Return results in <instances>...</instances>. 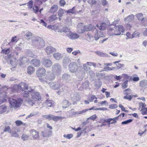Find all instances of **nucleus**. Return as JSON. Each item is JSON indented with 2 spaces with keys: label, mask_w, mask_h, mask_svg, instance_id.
<instances>
[{
  "label": "nucleus",
  "mask_w": 147,
  "mask_h": 147,
  "mask_svg": "<svg viewBox=\"0 0 147 147\" xmlns=\"http://www.w3.org/2000/svg\"><path fill=\"white\" fill-rule=\"evenodd\" d=\"M95 53L97 55L100 57H108L109 55L107 54L101 52L97 51L95 52Z\"/></svg>",
  "instance_id": "31"
},
{
  "label": "nucleus",
  "mask_w": 147,
  "mask_h": 147,
  "mask_svg": "<svg viewBox=\"0 0 147 147\" xmlns=\"http://www.w3.org/2000/svg\"><path fill=\"white\" fill-rule=\"evenodd\" d=\"M92 16L94 18H97L98 15V13L96 11H93L91 13Z\"/></svg>",
  "instance_id": "45"
},
{
  "label": "nucleus",
  "mask_w": 147,
  "mask_h": 147,
  "mask_svg": "<svg viewBox=\"0 0 147 147\" xmlns=\"http://www.w3.org/2000/svg\"><path fill=\"white\" fill-rule=\"evenodd\" d=\"M7 109V108L4 105H2L0 106V114H2L5 112Z\"/></svg>",
  "instance_id": "33"
},
{
  "label": "nucleus",
  "mask_w": 147,
  "mask_h": 147,
  "mask_svg": "<svg viewBox=\"0 0 147 147\" xmlns=\"http://www.w3.org/2000/svg\"><path fill=\"white\" fill-rule=\"evenodd\" d=\"M33 12L34 13H36L38 12L39 8L37 6L35 5L34 6L33 8Z\"/></svg>",
  "instance_id": "60"
},
{
  "label": "nucleus",
  "mask_w": 147,
  "mask_h": 147,
  "mask_svg": "<svg viewBox=\"0 0 147 147\" xmlns=\"http://www.w3.org/2000/svg\"><path fill=\"white\" fill-rule=\"evenodd\" d=\"M29 138V135L25 133L23 134L21 136V139L24 141L28 140Z\"/></svg>",
  "instance_id": "34"
},
{
  "label": "nucleus",
  "mask_w": 147,
  "mask_h": 147,
  "mask_svg": "<svg viewBox=\"0 0 147 147\" xmlns=\"http://www.w3.org/2000/svg\"><path fill=\"white\" fill-rule=\"evenodd\" d=\"M93 32L94 34V37L96 40H97L100 37H104L105 35L102 32L99 30L94 28L93 29Z\"/></svg>",
  "instance_id": "6"
},
{
  "label": "nucleus",
  "mask_w": 147,
  "mask_h": 147,
  "mask_svg": "<svg viewBox=\"0 0 147 147\" xmlns=\"http://www.w3.org/2000/svg\"><path fill=\"white\" fill-rule=\"evenodd\" d=\"M133 121V119H129L125 121H123L121 123L122 124H127L131 123Z\"/></svg>",
  "instance_id": "58"
},
{
  "label": "nucleus",
  "mask_w": 147,
  "mask_h": 147,
  "mask_svg": "<svg viewBox=\"0 0 147 147\" xmlns=\"http://www.w3.org/2000/svg\"><path fill=\"white\" fill-rule=\"evenodd\" d=\"M42 63L44 65L47 67H51L52 65V61L50 59L46 58L42 59Z\"/></svg>",
  "instance_id": "8"
},
{
  "label": "nucleus",
  "mask_w": 147,
  "mask_h": 147,
  "mask_svg": "<svg viewBox=\"0 0 147 147\" xmlns=\"http://www.w3.org/2000/svg\"><path fill=\"white\" fill-rule=\"evenodd\" d=\"M53 56L54 58L57 60H60L63 57V55L58 52L54 53Z\"/></svg>",
  "instance_id": "21"
},
{
  "label": "nucleus",
  "mask_w": 147,
  "mask_h": 147,
  "mask_svg": "<svg viewBox=\"0 0 147 147\" xmlns=\"http://www.w3.org/2000/svg\"><path fill=\"white\" fill-rule=\"evenodd\" d=\"M45 51L47 55L53 53L55 51V49L51 46H48L45 49Z\"/></svg>",
  "instance_id": "18"
},
{
  "label": "nucleus",
  "mask_w": 147,
  "mask_h": 147,
  "mask_svg": "<svg viewBox=\"0 0 147 147\" xmlns=\"http://www.w3.org/2000/svg\"><path fill=\"white\" fill-rule=\"evenodd\" d=\"M70 28L67 27H64L62 28L63 32H69L70 31Z\"/></svg>",
  "instance_id": "64"
},
{
  "label": "nucleus",
  "mask_w": 147,
  "mask_h": 147,
  "mask_svg": "<svg viewBox=\"0 0 147 147\" xmlns=\"http://www.w3.org/2000/svg\"><path fill=\"white\" fill-rule=\"evenodd\" d=\"M3 131L4 132H8L9 133H11V129H10V127L9 126L5 127V128Z\"/></svg>",
  "instance_id": "56"
},
{
  "label": "nucleus",
  "mask_w": 147,
  "mask_h": 147,
  "mask_svg": "<svg viewBox=\"0 0 147 147\" xmlns=\"http://www.w3.org/2000/svg\"><path fill=\"white\" fill-rule=\"evenodd\" d=\"M49 84L50 87L54 89H59L61 87V86L59 84H55L53 82H50Z\"/></svg>",
  "instance_id": "22"
},
{
  "label": "nucleus",
  "mask_w": 147,
  "mask_h": 147,
  "mask_svg": "<svg viewBox=\"0 0 147 147\" xmlns=\"http://www.w3.org/2000/svg\"><path fill=\"white\" fill-rule=\"evenodd\" d=\"M34 68L33 67L31 66H29L28 68V73L30 74H31L33 73L34 71Z\"/></svg>",
  "instance_id": "35"
},
{
  "label": "nucleus",
  "mask_w": 147,
  "mask_h": 147,
  "mask_svg": "<svg viewBox=\"0 0 147 147\" xmlns=\"http://www.w3.org/2000/svg\"><path fill=\"white\" fill-rule=\"evenodd\" d=\"M78 69L77 63L76 62L71 63L69 65V71L72 73L76 72Z\"/></svg>",
  "instance_id": "5"
},
{
  "label": "nucleus",
  "mask_w": 147,
  "mask_h": 147,
  "mask_svg": "<svg viewBox=\"0 0 147 147\" xmlns=\"http://www.w3.org/2000/svg\"><path fill=\"white\" fill-rule=\"evenodd\" d=\"M28 56L33 58H36V56L33 54L32 52L30 51H28L26 53Z\"/></svg>",
  "instance_id": "41"
},
{
  "label": "nucleus",
  "mask_w": 147,
  "mask_h": 147,
  "mask_svg": "<svg viewBox=\"0 0 147 147\" xmlns=\"http://www.w3.org/2000/svg\"><path fill=\"white\" fill-rule=\"evenodd\" d=\"M9 107L11 108H16L20 107L22 103V100L20 98H17L16 99L10 98L9 100Z\"/></svg>",
  "instance_id": "2"
},
{
  "label": "nucleus",
  "mask_w": 147,
  "mask_h": 147,
  "mask_svg": "<svg viewBox=\"0 0 147 147\" xmlns=\"http://www.w3.org/2000/svg\"><path fill=\"white\" fill-rule=\"evenodd\" d=\"M98 4H102L103 6H105L107 4V1L106 0H98Z\"/></svg>",
  "instance_id": "50"
},
{
  "label": "nucleus",
  "mask_w": 147,
  "mask_h": 147,
  "mask_svg": "<svg viewBox=\"0 0 147 147\" xmlns=\"http://www.w3.org/2000/svg\"><path fill=\"white\" fill-rule=\"evenodd\" d=\"M128 81L126 80L123 82L122 84V87L123 89H124L127 87Z\"/></svg>",
  "instance_id": "54"
},
{
  "label": "nucleus",
  "mask_w": 147,
  "mask_h": 147,
  "mask_svg": "<svg viewBox=\"0 0 147 147\" xmlns=\"http://www.w3.org/2000/svg\"><path fill=\"white\" fill-rule=\"evenodd\" d=\"M58 6L57 5L53 4L50 7L49 12L53 14H54L57 12L58 9Z\"/></svg>",
  "instance_id": "16"
},
{
  "label": "nucleus",
  "mask_w": 147,
  "mask_h": 147,
  "mask_svg": "<svg viewBox=\"0 0 147 147\" xmlns=\"http://www.w3.org/2000/svg\"><path fill=\"white\" fill-rule=\"evenodd\" d=\"M55 75L54 73H53V72L50 73L48 72L46 77L47 79L49 80H53L55 79Z\"/></svg>",
  "instance_id": "20"
},
{
  "label": "nucleus",
  "mask_w": 147,
  "mask_h": 147,
  "mask_svg": "<svg viewBox=\"0 0 147 147\" xmlns=\"http://www.w3.org/2000/svg\"><path fill=\"white\" fill-rule=\"evenodd\" d=\"M115 68L113 67H105L104 68V71H107L112 70Z\"/></svg>",
  "instance_id": "62"
},
{
  "label": "nucleus",
  "mask_w": 147,
  "mask_h": 147,
  "mask_svg": "<svg viewBox=\"0 0 147 147\" xmlns=\"http://www.w3.org/2000/svg\"><path fill=\"white\" fill-rule=\"evenodd\" d=\"M46 70L43 68H39L36 72V74L38 77H41L45 75L46 73Z\"/></svg>",
  "instance_id": "15"
},
{
  "label": "nucleus",
  "mask_w": 147,
  "mask_h": 147,
  "mask_svg": "<svg viewBox=\"0 0 147 147\" xmlns=\"http://www.w3.org/2000/svg\"><path fill=\"white\" fill-rule=\"evenodd\" d=\"M62 118V117H61L54 116V115H53L52 120L55 121H57L59 120V119H61Z\"/></svg>",
  "instance_id": "48"
},
{
  "label": "nucleus",
  "mask_w": 147,
  "mask_h": 147,
  "mask_svg": "<svg viewBox=\"0 0 147 147\" xmlns=\"http://www.w3.org/2000/svg\"><path fill=\"white\" fill-rule=\"evenodd\" d=\"M134 18V16L131 14L129 15L127 17L125 18L124 20L125 21V22H130L133 20Z\"/></svg>",
  "instance_id": "25"
},
{
  "label": "nucleus",
  "mask_w": 147,
  "mask_h": 147,
  "mask_svg": "<svg viewBox=\"0 0 147 147\" xmlns=\"http://www.w3.org/2000/svg\"><path fill=\"white\" fill-rule=\"evenodd\" d=\"M20 61L22 64H23L27 62L28 59L25 57H22L20 59Z\"/></svg>",
  "instance_id": "49"
},
{
  "label": "nucleus",
  "mask_w": 147,
  "mask_h": 147,
  "mask_svg": "<svg viewBox=\"0 0 147 147\" xmlns=\"http://www.w3.org/2000/svg\"><path fill=\"white\" fill-rule=\"evenodd\" d=\"M124 28L121 25L117 26L116 30L115 32V35H119L121 33L124 32Z\"/></svg>",
  "instance_id": "11"
},
{
  "label": "nucleus",
  "mask_w": 147,
  "mask_h": 147,
  "mask_svg": "<svg viewBox=\"0 0 147 147\" xmlns=\"http://www.w3.org/2000/svg\"><path fill=\"white\" fill-rule=\"evenodd\" d=\"M8 88L6 86H5L1 88V90L0 92V98H7L6 94L7 92Z\"/></svg>",
  "instance_id": "7"
},
{
  "label": "nucleus",
  "mask_w": 147,
  "mask_h": 147,
  "mask_svg": "<svg viewBox=\"0 0 147 147\" xmlns=\"http://www.w3.org/2000/svg\"><path fill=\"white\" fill-rule=\"evenodd\" d=\"M30 133L33 139L36 140L39 138V133L36 130L32 129L30 131Z\"/></svg>",
  "instance_id": "9"
},
{
  "label": "nucleus",
  "mask_w": 147,
  "mask_h": 147,
  "mask_svg": "<svg viewBox=\"0 0 147 147\" xmlns=\"http://www.w3.org/2000/svg\"><path fill=\"white\" fill-rule=\"evenodd\" d=\"M88 66L86 63L84 64L83 65V68L86 71L90 72V68Z\"/></svg>",
  "instance_id": "44"
},
{
  "label": "nucleus",
  "mask_w": 147,
  "mask_h": 147,
  "mask_svg": "<svg viewBox=\"0 0 147 147\" xmlns=\"http://www.w3.org/2000/svg\"><path fill=\"white\" fill-rule=\"evenodd\" d=\"M32 62L35 66L38 67L40 64V61L37 59H34L32 60Z\"/></svg>",
  "instance_id": "28"
},
{
  "label": "nucleus",
  "mask_w": 147,
  "mask_h": 147,
  "mask_svg": "<svg viewBox=\"0 0 147 147\" xmlns=\"http://www.w3.org/2000/svg\"><path fill=\"white\" fill-rule=\"evenodd\" d=\"M62 78L66 80H70L71 77L70 75L68 74L65 73L63 75Z\"/></svg>",
  "instance_id": "39"
},
{
  "label": "nucleus",
  "mask_w": 147,
  "mask_h": 147,
  "mask_svg": "<svg viewBox=\"0 0 147 147\" xmlns=\"http://www.w3.org/2000/svg\"><path fill=\"white\" fill-rule=\"evenodd\" d=\"M65 22L67 25L69 26H71L72 25V18H67L65 21Z\"/></svg>",
  "instance_id": "38"
},
{
  "label": "nucleus",
  "mask_w": 147,
  "mask_h": 147,
  "mask_svg": "<svg viewBox=\"0 0 147 147\" xmlns=\"http://www.w3.org/2000/svg\"><path fill=\"white\" fill-rule=\"evenodd\" d=\"M52 72L54 73L56 75H59L61 72V65L58 63H56L53 65L52 67Z\"/></svg>",
  "instance_id": "4"
},
{
  "label": "nucleus",
  "mask_w": 147,
  "mask_h": 147,
  "mask_svg": "<svg viewBox=\"0 0 147 147\" xmlns=\"http://www.w3.org/2000/svg\"><path fill=\"white\" fill-rule=\"evenodd\" d=\"M117 26L114 25H111L108 28V34L110 36L115 34V30H116Z\"/></svg>",
  "instance_id": "10"
},
{
  "label": "nucleus",
  "mask_w": 147,
  "mask_h": 147,
  "mask_svg": "<svg viewBox=\"0 0 147 147\" xmlns=\"http://www.w3.org/2000/svg\"><path fill=\"white\" fill-rule=\"evenodd\" d=\"M67 36L69 38L72 40H75L78 38L79 36L76 33H72L70 32L67 34Z\"/></svg>",
  "instance_id": "13"
},
{
  "label": "nucleus",
  "mask_w": 147,
  "mask_h": 147,
  "mask_svg": "<svg viewBox=\"0 0 147 147\" xmlns=\"http://www.w3.org/2000/svg\"><path fill=\"white\" fill-rule=\"evenodd\" d=\"M25 85V83L24 82H21L19 84L17 85L16 84L13 87V91H16V90L14 88H18L19 89L22 90H23L24 87Z\"/></svg>",
  "instance_id": "19"
},
{
  "label": "nucleus",
  "mask_w": 147,
  "mask_h": 147,
  "mask_svg": "<svg viewBox=\"0 0 147 147\" xmlns=\"http://www.w3.org/2000/svg\"><path fill=\"white\" fill-rule=\"evenodd\" d=\"M67 13H75L76 12L75 7L73 8L66 11Z\"/></svg>",
  "instance_id": "52"
},
{
  "label": "nucleus",
  "mask_w": 147,
  "mask_h": 147,
  "mask_svg": "<svg viewBox=\"0 0 147 147\" xmlns=\"http://www.w3.org/2000/svg\"><path fill=\"white\" fill-rule=\"evenodd\" d=\"M130 89L129 88H127L123 90V93L125 94L128 95L130 94Z\"/></svg>",
  "instance_id": "63"
},
{
  "label": "nucleus",
  "mask_w": 147,
  "mask_h": 147,
  "mask_svg": "<svg viewBox=\"0 0 147 147\" xmlns=\"http://www.w3.org/2000/svg\"><path fill=\"white\" fill-rule=\"evenodd\" d=\"M33 5V2L32 1L30 0L28 3L27 5L28 6V7L30 9L32 8Z\"/></svg>",
  "instance_id": "61"
},
{
  "label": "nucleus",
  "mask_w": 147,
  "mask_h": 147,
  "mask_svg": "<svg viewBox=\"0 0 147 147\" xmlns=\"http://www.w3.org/2000/svg\"><path fill=\"white\" fill-rule=\"evenodd\" d=\"M77 28L78 32L79 33H83L85 31V26L82 23L79 24Z\"/></svg>",
  "instance_id": "17"
},
{
  "label": "nucleus",
  "mask_w": 147,
  "mask_h": 147,
  "mask_svg": "<svg viewBox=\"0 0 147 147\" xmlns=\"http://www.w3.org/2000/svg\"><path fill=\"white\" fill-rule=\"evenodd\" d=\"M134 33V34H131L130 33L127 32L126 33V35L128 38H132L135 37L134 36L135 34V32Z\"/></svg>",
  "instance_id": "55"
},
{
  "label": "nucleus",
  "mask_w": 147,
  "mask_h": 147,
  "mask_svg": "<svg viewBox=\"0 0 147 147\" xmlns=\"http://www.w3.org/2000/svg\"><path fill=\"white\" fill-rule=\"evenodd\" d=\"M31 98L35 101H38L41 99V97L40 94L38 92H32Z\"/></svg>",
  "instance_id": "14"
},
{
  "label": "nucleus",
  "mask_w": 147,
  "mask_h": 147,
  "mask_svg": "<svg viewBox=\"0 0 147 147\" xmlns=\"http://www.w3.org/2000/svg\"><path fill=\"white\" fill-rule=\"evenodd\" d=\"M65 11L62 8H60L58 11V16L59 20H61V18L63 16Z\"/></svg>",
  "instance_id": "26"
},
{
  "label": "nucleus",
  "mask_w": 147,
  "mask_h": 147,
  "mask_svg": "<svg viewBox=\"0 0 147 147\" xmlns=\"http://www.w3.org/2000/svg\"><path fill=\"white\" fill-rule=\"evenodd\" d=\"M85 26V31H88L91 30H92L95 28L94 26H93L92 25L90 24L87 25Z\"/></svg>",
  "instance_id": "37"
},
{
  "label": "nucleus",
  "mask_w": 147,
  "mask_h": 147,
  "mask_svg": "<svg viewBox=\"0 0 147 147\" xmlns=\"http://www.w3.org/2000/svg\"><path fill=\"white\" fill-rule=\"evenodd\" d=\"M71 99L74 101H79L80 99L79 95L78 92H74L71 95Z\"/></svg>",
  "instance_id": "12"
},
{
  "label": "nucleus",
  "mask_w": 147,
  "mask_h": 147,
  "mask_svg": "<svg viewBox=\"0 0 147 147\" xmlns=\"http://www.w3.org/2000/svg\"><path fill=\"white\" fill-rule=\"evenodd\" d=\"M141 111L142 114L143 115H147V107L141 109Z\"/></svg>",
  "instance_id": "53"
},
{
  "label": "nucleus",
  "mask_w": 147,
  "mask_h": 147,
  "mask_svg": "<svg viewBox=\"0 0 147 147\" xmlns=\"http://www.w3.org/2000/svg\"><path fill=\"white\" fill-rule=\"evenodd\" d=\"M89 86V82L88 81H86L82 85V87L84 89H86L88 88Z\"/></svg>",
  "instance_id": "42"
},
{
  "label": "nucleus",
  "mask_w": 147,
  "mask_h": 147,
  "mask_svg": "<svg viewBox=\"0 0 147 147\" xmlns=\"http://www.w3.org/2000/svg\"><path fill=\"white\" fill-rule=\"evenodd\" d=\"M30 91H29V90H22V93L23 97L28 98H27L26 100V101L30 105L32 106L33 105L34 103L35 102L31 98H30V94H32V92L33 91V90L31 89L30 90Z\"/></svg>",
  "instance_id": "3"
},
{
  "label": "nucleus",
  "mask_w": 147,
  "mask_h": 147,
  "mask_svg": "<svg viewBox=\"0 0 147 147\" xmlns=\"http://www.w3.org/2000/svg\"><path fill=\"white\" fill-rule=\"evenodd\" d=\"M71 62V60L69 58L67 57H65L63 60V65L66 67L68 64Z\"/></svg>",
  "instance_id": "24"
},
{
  "label": "nucleus",
  "mask_w": 147,
  "mask_h": 147,
  "mask_svg": "<svg viewBox=\"0 0 147 147\" xmlns=\"http://www.w3.org/2000/svg\"><path fill=\"white\" fill-rule=\"evenodd\" d=\"M32 35L33 34L29 31L26 32L25 34V36H26L27 38H28V40L30 38V37L32 36Z\"/></svg>",
  "instance_id": "47"
},
{
  "label": "nucleus",
  "mask_w": 147,
  "mask_h": 147,
  "mask_svg": "<svg viewBox=\"0 0 147 147\" xmlns=\"http://www.w3.org/2000/svg\"><path fill=\"white\" fill-rule=\"evenodd\" d=\"M58 18L56 14H53L50 16L49 18V22H52L57 20Z\"/></svg>",
  "instance_id": "27"
},
{
  "label": "nucleus",
  "mask_w": 147,
  "mask_h": 147,
  "mask_svg": "<svg viewBox=\"0 0 147 147\" xmlns=\"http://www.w3.org/2000/svg\"><path fill=\"white\" fill-rule=\"evenodd\" d=\"M52 131H51L49 130L47 133L48 134H47L44 131H41V134L44 137H49L51 135Z\"/></svg>",
  "instance_id": "32"
},
{
  "label": "nucleus",
  "mask_w": 147,
  "mask_h": 147,
  "mask_svg": "<svg viewBox=\"0 0 147 147\" xmlns=\"http://www.w3.org/2000/svg\"><path fill=\"white\" fill-rule=\"evenodd\" d=\"M63 136L64 138H66L68 139H70L73 137V135L72 134H64Z\"/></svg>",
  "instance_id": "51"
},
{
  "label": "nucleus",
  "mask_w": 147,
  "mask_h": 147,
  "mask_svg": "<svg viewBox=\"0 0 147 147\" xmlns=\"http://www.w3.org/2000/svg\"><path fill=\"white\" fill-rule=\"evenodd\" d=\"M24 88H23V90H29V91H30V90L31 89H32L31 87H29L28 86V85L27 84H26L25 83V85H24Z\"/></svg>",
  "instance_id": "57"
},
{
  "label": "nucleus",
  "mask_w": 147,
  "mask_h": 147,
  "mask_svg": "<svg viewBox=\"0 0 147 147\" xmlns=\"http://www.w3.org/2000/svg\"><path fill=\"white\" fill-rule=\"evenodd\" d=\"M97 26L99 30H104L106 28L107 25L105 23H102L100 25V26L97 25Z\"/></svg>",
  "instance_id": "30"
},
{
  "label": "nucleus",
  "mask_w": 147,
  "mask_h": 147,
  "mask_svg": "<svg viewBox=\"0 0 147 147\" xmlns=\"http://www.w3.org/2000/svg\"><path fill=\"white\" fill-rule=\"evenodd\" d=\"M10 49H5L2 50L3 53L5 54H8L10 52Z\"/></svg>",
  "instance_id": "59"
},
{
  "label": "nucleus",
  "mask_w": 147,
  "mask_h": 147,
  "mask_svg": "<svg viewBox=\"0 0 147 147\" xmlns=\"http://www.w3.org/2000/svg\"><path fill=\"white\" fill-rule=\"evenodd\" d=\"M88 111V109H85L81 111H78L74 113L76 115H80L81 114H83L85 113L86 112Z\"/></svg>",
  "instance_id": "40"
},
{
  "label": "nucleus",
  "mask_w": 147,
  "mask_h": 147,
  "mask_svg": "<svg viewBox=\"0 0 147 147\" xmlns=\"http://www.w3.org/2000/svg\"><path fill=\"white\" fill-rule=\"evenodd\" d=\"M45 103L48 107H53L54 104V102L53 100L47 99L46 100Z\"/></svg>",
  "instance_id": "29"
},
{
  "label": "nucleus",
  "mask_w": 147,
  "mask_h": 147,
  "mask_svg": "<svg viewBox=\"0 0 147 147\" xmlns=\"http://www.w3.org/2000/svg\"><path fill=\"white\" fill-rule=\"evenodd\" d=\"M138 20L141 21L143 18V14L142 13H138L136 15Z\"/></svg>",
  "instance_id": "43"
},
{
  "label": "nucleus",
  "mask_w": 147,
  "mask_h": 147,
  "mask_svg": "<svg viewBox=\"0 0 147 147\" xmlns=\"http://www.w3.org/2000/svg\"><path fill=\"white\" fill-rule=\"evenodd\" d=\"M16 131H12L11 132V136L15 137H18L19 135L17 133L20 132V131L19 129H16Z\"/></svg>",
  "instance_id": "23"
},
{
  "label": "nucleus",
  "mask_w": 147,
  "mask_h": 147,
  "mask_svg": "<svg viewBox=\"0 0 147 147\" xmlns=\"http://www.w3.org/2000/svg\"><path fill=\"white\" fill-rule=\"evenodd\" d=\"M63 105L65 106H63V108H65L70 105V103L68 101L66 100H64L62 102Z\"/></svg>",
  "instance_id": "36"
},
{
  "label": "nucleus",
  "mask_w": 147,
  "mask_h": 147,
  "mask_svg": "<svg viewBox=\"0 0 147 147\" xmlns=\"http://www.w3.org/2000/svg\"><path fill=\"white\" fill-rule=\"evenodd\" d=\"M53 115L49 114L47 115H45L42 116V117L48 119L49 120H51L52 119Z\"/></svg>",
  "instance_id": "46"
},
{
  "label": "nucleus",
  "mask_w": 147,
  "mask_h": 147,
  "mask_svg": "<svg viewBox=\"0 0 147 147\" xmlns=\"http://www.w3.org/2000/svg\"><path fill=\"white\" fill-rule=\"evenodd\" d=\"M31 40L32 45L38 49L42 48L45 46L44 41L40 37H32Z\"/></svg>",
  "instance_id": "1"
}]
</instances>
